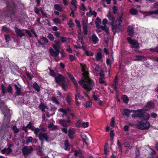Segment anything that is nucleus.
I'll use <instances>...</instances> for the list:
<instances>
[{"instance_id": "60", "label": "nucleus", "mask_w": 158, "mask_h": 158, "mask_svg": "<svg viewBox=\"0 0 158 158\" xmlns=\"http://www.w3.org/2000/svg\"><path fill=\"white\" fill-rule=\"evenodd\" d=\"M100 70L98 67L97 66L96 68L94 69V71L95 73H96L97 74H98L99 72H100Z\"/></svg>"}, {"instance_id": "17", "label": "nucleus", "mask_w": 158, "mask_h": 158, "mask_svg": "<svg viewBox=\"0 0 158 158\" xmlns=\"http://www.w3.org/2000/svg\"><path fill=\"white\" fill-rule=\"evenodd\" d=\"M59 110L63 113L62 114L63 117L64 116H67L68 113L70 111V109L69 108L66 109L60 108L59 109Z\"/></svg>"}, {"instance_id": "48", "label": "nucleus", "mask_w": 158, "mask_h": 158, "mask_svg": "<svg viewBox=\"0 0 158 158\" xmlns=\"http://www.w3.org/2000/svg\"><path fill=\"white\" fill-rule=\"evenodd\" d=\"M150 50L152 52H156L158 53V47H156L154 48H150Z\"/></svg>"}, {"instance_id": "44", "label": "nucleus", "mask_w": 158, "mask_h": 158, "mask_svg": "<svg viewBox=\"0 0 158 158\" xmlns=\"http://www.w3.org/2000/svg\"><path fill=\"white\" fill-rule=\"evenodd\" d=\"M83 31L84 34V35H86L87 34V26H84L83 27Z\"/></svg>"}, {"instance_id": "28", "label": "nucleus", "mask_w": 158, "mask_h": 158, "mask_svg": "<svg viewBox=\"0 0 158 158\" xmlns=\"http://www.w3.org/2000/svg\"><path fill=\"white\" fill-rule=\"evenodd\" d=\"M55 8L59 11H62L63 10L62 6L58 4H55L54 5Z\"/></svg>"}, {"instance_id": "58", "label": "nucleus", "mask_w": 158, "mask_h": 158, "mask_svg": "<svg viewBox=\"0 0 158 158\" xmlns=\"http://www.w3.org/2000/svg\"><path fill=\"white\" fill-rule=\"evenodd\" d=\"M12 129L14 132L15 133H18L19 131V129L15 126L13 127Z\"/></svg>"}, {"instance_id": "50", "label": "nucleus", "mask_w": 158, "mask_h": 158, "mask_svg": "<svg viewBox=\"0 0 158 158\" xmlns=\"http://www.w3.org/2000/svg\"><path fill=\"white\" fill-rule=\"evenodd\" d=\"M61 86L62 88L65 90H67L68 89L67 86L64 83L61 84Z\"/></svg>"}, {"instance_id": "52", "label": "nucleus", "mask_w": 158, "mask_h": 158, "mask_svg": "<svg viewBox=\"0 0 158 158\" xmlns=\"http://www.w3.org/2000/svg\"><path fill=\"white\" fill-rule=\"evenodd\" d=\"M27 128H28L29 129H30L31 130H34V127H33L31 124V123H29L27 124Z\"/></svg>"}, {"instance_id": "1", "label": "nucleus", "mask_w": 158, "mask_h": 158, "mask_svg": "<svg viewBox=\"0 0 158 158\" xmlns=\"http://www.w3.org/2000/svg\"><path fill=\"white\" fill-rule=\"evenodd\" d=\"M133 113L131 117L133 118H139L140 121L137 124L138 128L141 130H146L149 128L150 124L148 122L150 118V114L145 113L144 110L139 109L137 110H132Z\"/></svg>"}, {"instance_id": "8", "label": "nucleus", "mask_w": 158, "mask_h": 158, "mask_svg": "<svg viewBox=\"0 0 158 158\" xmlns=\"http://www.w3.org/2000/svg\"><path fill=\"white\" fill-rule=\"evenodd\" d=\"M39 139L41 141L45 140L48 141L49 136L46 133L40 132L38 135Z\"/></svg>"}, {"instance_id": "51", "label": "nucleus", "mask_w": 158, "mask_h": 158, "mask_svg": "<svg viewBox=\"0 0 158 158\" xmlns=\"http://www.w3.org/2000/svg\"><path fill=\"white\" fill-rule=\"evenodd\" d=\"M92 105V103L90 101H87L86 102L85 104V107H90Z\"/></svg>"}, {"instance_id": "43", "label": "nucleus", "mask_w": 158, "mask_h": 158, "mask_svg": "<svg viewBox=\"0 0 158 158\" xmlns=\"http://www.w3.org/2000/svg\"><path fill=\"white\" fill-rule=\"evenodd\" d=\"M88 14L90 15H93L94 17H96V16L97 15V13H96L94 11H89V13H86L87 15L88 16Z\"/></svg>"}, {"instance_id": "11", "label": "nucleus", "mask_w": 158, "mask_h": 158, "mask_svg": "<svg viewBox=\"0 0 158 158\" xmlns=\"http://www.w3.org/2000/svg\"><path fill=\"white\" fill-rule=\"evenodd\" d=\"M76 88L75 93V99L77 101L78 100H83V97L80 95V92L78 90L77 87Z\"/></svg>"}, {"instance_id": "35", "label": "nucleus", "mask_w": 158, "mask_h": 158, "mask_svg": "<svg viewBox=\"0 0 158 158\" xmlns=\"http://www.w3.org/2000/svg\"><path fill=\"white\" fill-rule=\"evenodd\" d=\"M64 146L65 150H69L70 149V144L67 140H66L64 142Z\"/></svg>"}, {"instance_id": "46", "label": "nucleus", "mask_w": 158, "mask_h": 158, "mask_svg": "<svg viewBox=\"0 0 158 158\" xmlns=\"http://www.w3.org/2000/svg\"><path fill=\"white\" fill-rule=\"evenodd\" d=\"M115 123V118H114L113 117L111 118V121H110V125L112 127H114V125Z\"/></svg>"}, {"instance_id": "45", "label": "nucleus", "mask_w": 158, "mask_h": 158, "mask_svg": "<svg viewBox=\"0 0 158 158\" xmlns=\"http://www.w3.org/2000/svg\"><path fill=\"white\" fill-rule=\"evenodd\" d=\"M47 37L51 41H53L54 39V38L53 36V35L51 33H49L47 36Z\"/></svg>"}, {"instance_id": "23", "label": "nucleus", "mask_w": 158, "mask_h": 158, "mask_svg": "<svg viewBox=\"0 0 158 158\" xmlns=\"http://www.w3.org/2000/svg\"><path fill=\"white\" fill-rule=\"evenodd\" d=\"M91 40L92 43L95 44L99 41V39L95 34H93L91 37Z\"/></svg>"}, {"instance_id": "21", "label": "nucleus", "mask_w": 158, "mask_h": 158, "mask_svg": "<svg viewBox=\"0 0 158 158\" xmlns=\"http://www.w3.org/2000/svg\"><path fill=\"white\" fill-rule=\"evenodd\" d=\"M67 75L69 77V78L74 83L75 87L76 88L77 87L78 84L77 83L76 80H75V79L74 78V77L71 74L69 73H67Z\"/></svg>"}, {"instance_id": "34", "label": "nucleus", "mask_w": 158, "mask_h": 158, "mask_svg": "<svg viewBox=\"0 0 158 158\" xmlns=\"http://www.w3.org/2000/svg\"><path fill=\"white\" fill-rule=\"evenodd\" d=\"M81 23L83 26H87L88 23V19L86 17H84L82 19Z\"/></svg>"}, {"instance_id": "22", "label": "nucleus", "mask_w": 158, "mask_h": 158, "mask_svg": "<svg viewBox=\"0 0 158 158\" xmlns=\"http://www.w3.org/2000/svg\"><path fill=\"white\" fill-rule=\"evenodd\" d=\"M128 35L130 36H133L134 34L133 28L131 26H129L127 28Z\"/></svg>"}, {"instance_id": "47", "label": "nucleus", "mask_w": 158, "mask_h": 158, "mask_svg": "<svg viewBox=\"0 0 158 158\" xmlns=\"http://www.w3.org/2000/svg\"><path fill=\"white\" fill-rule=\"evenodd\" d=\"M32 131H34V133L36 135H38V133L40 131V129L38 128H35L34 127V130Z\"/></svg>"}, {"instance_id": "15", "label": "nucleus", "mask_w": 158, "mask_h": 158, "mask_svg": "<svg viewBox=\"0 0 158 158\" xmlns=\"http://www.w3.org/2000/svg\"><path fill=\"white\" fill-rule=\"evenodd\" d=\"M15 30L18 36L21 38L23 36H25V34L23 32H22V30L19 29L16 27L15 28Z\"/></svg>"}, {"instance_id": "25", "label": "nucleus", "mask_w": 158, "mask_h": 158, "mask_svg": "<svg viewBox=\"0 0 158 158\" xmlns=\"http://www.w3.org/2000/svg\"><path fill=\"white\" fill-rule=\"evenodd\" d=\"M81 136L82 139L84 140L86 144H88L89 143V140L87 137L86 135L84 133H81Z\"/></svg>"}, {"instance_id": "10", "label": "nucleus", "mask_w": 158, "mask_h": 158, "mask_svg": "<svg viewBox=\"0 0 158 158\" xmlns=\"http://www.w3.org/2000/svg\"><path fill=\"white\" fill-rule=\"evenodd\" d=\"M154 106V104L153 102H149L147 103L145 107L143 109L144 111H148L152 109Z\"/></svg>"}, {"instance_id": "7", "label": "nucleus", "mask_w": 158, "mask_h": 158, "mask_svg": "<svg viewBox=\"0 0 158 158\" xmlns=\"http://www.w3.org/2000/svg\"><path fill=\"white\" fill-rule=\"evenodd\" d=\"M71 123L69 116L67 117V120H60L59 123L62 126L64 127H66L69 125V124Z\"/></svg>"}, {"instance_id": "9", "label": "nucleus", "mask_w": 158, "mask_h": 158, "mask_svg": "<svg viewBox=\"0 0 158 158\" xmlns=\"http://www.w3.org/2000/svg\"><path fill=\"white\" fill-rule=\"evenodd\" d=\"M33 150V148L31 147L28 148L26 147H24L22 149L23 153L24 155H28L32 152Z\"/></svg>"}, {"instance_id": "14", "label": "nucleus", "mask_w": 158, "mask_h": 158, "mask_svg": "<svg viewBox=\"0 0 158 158\" xmlns=\"http://www.w3.org/2000/svg\"><path fill=\"white\" fill-rule=\"evenodd\" d=\"M59 51H56L51 48L49 49V52L50 54L53 57L57 56L59 53Z\"/></svg>"}, {"instance_id": "39", "label": "nucleus", "mask_w": 158, "mask_h": 158, "mask_svg": "<svg viewBox=\"0 0 158 158\" xmlns=\"http://www.w3.org/2000/svg\"><path fill=\"white\" fill-rule=\"evenodd\" d=\"M46 107V106L42 103H41L39 106V108L43 111H44V110Z\"/></svg>"}, {"instance_id": "19", "label": "nucleus", "mask_w": 158, "mask_h": 158, "mask_svg": "<svg viewBox=\"0 0 158 158\" xmlns=\"http://www.w3.org/2000/svg\"><path fill=\"white\" fill-rule=\"evenodd\" d=\"M55 80L56 83L59 84L63 81L64 78L60 74H58L55 77Z\"/></svg>"}, {"instance_id": "49", "label": "nucleus", "mask_w": 158, "mask_h": 158, "mask_svg": "<svg viewBox=\"0 0 158 158\" xmlns=\"http://www.w3.org/2000/svg\"><path fill=\"white\" fill-rule=\"evenodd\" d=\"M52 101L54 103L56 104H58L59 103V102L57 100V99L54 97H52Z\"/></svg>"}, {"instance_id": "26", "label": "nucleus", "mask_w": 158, "mask_h": 158, "mask_svg": "<svg viewBox=\"0 0 158 158\" xmlns=\"http://www.w3.org/2000/svg\"><path fill=\"white\" fill-rule=\"evenodd\" d=\"M102 54L101 52H97L95 56L96 59L97 61H99L102 59Z\"/></svg>"}, {"instance_id": "27", "label": "nucleus", "mask_w": 158, "mask_h": 158, "mask_svg": "<svg viewBox=\"0 0 158 158\" xmlns=\"http://www.w3.org/2000/svg\"><path fill=\"white\" fill-rule=\"evenodd\" d=\"M109 144L108 143H106L104 148V153L105 154L107 155L108 154V153L109 152Z\"/></svg>"}, {"instance_id": "42", "label": "nucleus", "mask_w": 158, "mask_h": 158, "mask_svg": "<svg viewBox=\"0 0 158 158\" xmlns=\"http://www.w3.org/2000/svg\"><path fill=\"white\" fill-rule=\"evenodd\" d=\"M53 21L56 24H60V20L57 18H54L53 19Z\"/></svg>"}, {"instance_id": "55", "label": "nucleus", "mask_w": 158, "mask_h": 158, "mask_svg": "<svg viewBox=\"0 0 158 158\" xmlns=\"http://www.w3.org/2000/svg\"><path fill=\"white\" fill-rule=\"evenodd\" d=\"M113 11L114 14H116L117 11V7L115 6H113L112 7Z\"/></svg>"}, {"instance_id": "40", "label": "nucleus", "mask_w": 158, "mask_h": 158, "mask_svg": "<svg viewBox=\"0 0 158 158\" xmlns=\"http://www.w3.org/2000/svg\"><path fill=\"white\" fill-rule=\"evenodd\" d=\"M60 39L61 41L63 43L65 42L67 40H70V38H67L62 36L60 37Z\"/></svg>"}, {"instance_id": "53", "label": "nucleus", "mask_w": 158, "mask_h": 158, "mask_svg": "<svg viewBox=\"0 0 158 158\" xmlns=\"http://www.w3.org/2000/svg\"><path fill=\"white\" fill-rule=\"evenodd\" d=\"M81 151L80 150H76L74 151V155L75 156H77L79 154H81Z\"/></svg>"}, {"instance_id": "54", "label": "nucleus", "mask_w": 158, "mask_h": 158, "mask_svg": "<svg viewBox=\"0 0 158 158\" xmlns=\"http://www.w3.org/2000/svg\"><path fill=\"white\" fill-rule=\"evenodd\" d=\"M50 72L49 73V75L52 76L54 77L55 75V73L54 71L53 70L49 69Z\"/></svg>"}, {"instance_id": "33", "label": "nucleus", "mask_w": 158, "mask_h": 158, "mask_svg": "<svg viewBox=\"0 0 158 158\" xmlns=\"http://www.w3.org/2000/svg\"><path fill=\"white\" fill-rule=\"evenodd\" d=\"M71 4L73 6V9H76L77 8V4L76 0H72L70 2Z\"/></svg>"}, {"instance_id": "4", "label": "nucleus", "mask_w": 158, "mask_h": 158, "mask_svg": "<svg viewBox=\"0 0 158 158\" xmlns=\"http://www.w3.org/2000/svg\"><path fill=\"white\" fill-rule=\"evenodd\" d=\"M140 12L143 14L144 18L148 16L152 15V17L158 18V10L146 12L140 10Z\"/></svg>"}, {"instance_id": "24", "label": "nucleus", "mask_w": 158, "mask_h": 158, "mask_svg": "<svg viewBox=\"0 0 158 158\" xmlns=\"http://www.w3.org/2000/svg\"><path fill=\"white\" fill-rule=\"evenodd\" d=\"M107 16L110 21L111 23L113 24L114 22V17L113 15L109 12L108 14L107 15Z\"/></svg>"}, {"instance_id": "29", "label": "nucleus", "mask_w": 158, "mask_h": 158, "mask_svg": "<svg viewBox=\"0 0 158 158\" xmlns=\"http://www.w3.org/2000/svg\"><path fill=\"white\" fill-rule=\"evenodd\" d=\"M130 13L132 15H136L138 12V10L133 8H131L129 11Z\"/></svg>"}, {"instance_id": "5", "label": "nucleus", "mask_w": 158, "mask_h": 158, "mask_svg": "<svg viewBox=\"0 0 158 158\" xmlns=\"http://www.w3.org/2000/svg\"><path fill=\"white\" fill-rule=\"evenodd\" d=\"M127 40L130 44L131 48L137 49L139 48V44L137 40L132 39L130 37L127 38Z\"/></svg>"}, {"instance_id": "62", "label": "nucleus", "mask_w": 158, "mask_h": 158, "mask_svg": "<svg viewBox=\"0 0 158 158\" xmlns=\"http://www.w3.org/2000/svg\"><path fill=\"white\" fill-rule=\"evenodd\" d=\"M69 56L71 61H73L75 59V57L73 55H69Z\"/></svg>"}, {"instance_id": "36", "label": "nucleus", "mask_w": 158, "mask_h": 158, "mask_svg": "<svg viewBox=\"0 0 158 158\" xmlns=\"http://www.w3.org/2000/svg\"><path fill=\"white\" fill-rule=\"evenodd\" d=\"M15 89H16V93L17 95L19 96L21 95V89L19 88L17 85L15 86Z\"/></svg>"}, {"instance_id": "64", "label": "nucleus", "mask_w": 158, "mask_h": 158, "mask_svg": "<svg viewBox=\"0 0 158 158\" xmlns=\"http://www.w3.org/2000/svg\"><path fill=\"white\" fill-rule=\"evenodd\" d=\"M4 36L7 42H8L10 41V38L9 36L8 35H5Z\"/></svg>"}, {"instance_id": "2", "label": "nucleus", "mask_w": 158, "mask_h": 158, "mask_svg": "<svg viewBox=\"0 0 158 158\" xmlns=\"http://www.w3.org/2000/svg\"><path fill=\"white\" fill-rule=\"evenodd\" d=\"M80 65L83 73L82 79L78 81L79 83L87 91L90 90L93 87L94 83L89 77L88 73L86 71L87 67L86 65L82 64H81Z\"/></svg>"}, {"instance_id": "13", "label": "nucleus", "mask_w": 158, "mask_h": 158, "mask_svg": "<svg viewBox=\"0 0 158 158\" xmlns=\"http://www.w3.org/2000/svg\"><path fill=\"white\" fill-rule=\"evenodd\" d=\"M82 45V48L83 50L84 51L85 53L87 56H92L94 55V53L90 51L87 50L86 47L85 46L83 43Z\"/></svg>"}, {"instance_id": "37", "label": "nucleus", "mask_w": 158, "mask_h": 158, "mask_svg": "<svg viewBox=\"0 0 158 158\" xmlns=\"http://www.w3.org/2000/svg\"><path fill=\"white\" fill-rule=\"evenodd\" d=\"M122 99L123 102L125 103H127L129 100L128 97L126 95L122 96Z\"/></svg>"}, {"instance_id": "30", "label": "nucleus", "mask_w": 158, "mask_h": 158, "mask_svg": "<svg viewBox=\"0 0 158 158\" xmlns=\"http://www.w3.org/2000/svg\"><path fill=\"white\" fill-rule=\"evenodd\" d=\"M41 39L44 42H45V43H42L40 41H39L38 43L40 44L43 45V44H45V43H48V40L45 37L42 36L41 38Z\"/></svg>"}, {"instance_id": "56", "label": "nucleus", "mask_w": 158, "mask_h": 158, "mask_svg": "<svg viewBox=\"0 0 158 158\" xmlns=\"http://www.w3.org/2000/svg\"><path fill=\"white\" fill-rule=\"evenodd\" d=\"M53 47L54 48V49L56 51H59L60 47L55 45V44H53Z\"/></svg>"}, {"instance_id": "59", "label": "nucleus", "mask_w": 158, "mask_h": 158, "mask_svg": "<svg viewBox=\"0 0 158 158\" xmlns=\"http://www.w3.org/2000/svg\"><path fill=\"white\" fill-rule=\"evenodd\" d=\"M98 74H99V75L100 77V78H104V73L102 72V71L100 70L99 73H98Z\"/></svg>"}, {"instance_id": "6", "label": "nucleus", "mask_w": 158, "mask_h": 158, "mask_svg": "<svg viewBox=\"0 0 158 158\" xmlns=\"http://www.w3.org/2000/svg\"><path fill=\"white\" fill-rule=\"evenodd\" d=\"M122 20L121 19H118L115 23L114 25H113V28L116 31H119L122 27Z\"/></svg>"}, {"instance_id": "20", "label": "nucleus", "mask_w": 158, "mask_h": 158, "mask_svg": "<svg viewBox=\"0 0 158 158\" xmlns=\"http://www.w3.org/2000/svg\"><path fill=\"white\" fill-rule=\"evenodd\" d=\"M12 150L11 149H10L8 148H5L1 151V153L2 154H5L7 155L12 152Z\"/></svg>"}, {"instance_id": "61", "label": "nucleus", "mask_w": 158, "mask_h": 158, "mask_svg": "<svg viewBox=\"0 0 158 158\" xmlns=\"http://www.w3.org/2000/svg\"><path fill=\"white\" fill-rule=\"evenodd\" d=\"M82 126L84 128L87 127L89 126V123L88 122L83 123H82Z\"/></svg>"}, {"instance_id": "18", "label": "nucleus", "mask_w": 158, "mask_h": 158, "mask_svg": "<svg viewBox=\"0 0 158 158\" xmlns=\"http://www.w3.org/2000/svg\"><path fill=\"white\" fill-rule=\"evenodd\" d=\"M132 112L131 110H129L127 109H124L123 110V111L122 112V114L124 116H126L127 117H128L130 113Z\"/></svg>"}, {"instance_id": "63", "label": "nucleus", "mask_w": 158, "mask_h": 158, "mask_svg": "<svg viewBox=\"0 0 158 158\" xmlns=\"http://www.w3.org/2000/svg\"><path fill=\"white\" fill-rule=\"evenodd\" d=\"M118 82V77L116 75L115 77V79L114 80V85H118L117 82Z\"/></svg>"}, {"instance_id": "16", "label": "nucleus", "mask_w": 158, "mask_h": 158, "mask_svg": "<svg viewBox=\"0 0 158 158\" xmlns=\"http://www.w3.org/2000/svg\"><path fill=\"white\" fill-rule=\"evenodd\" d=\"M75 133V130L74 128L70 127L68 131V136L70 139H72L73 138L74 135Z\"/></svg>"}, {"instance_id": "12", "label": "nucleus", "mask_w": 158, "mask_h": 158, "mask_svg": "<svg viewBox=\"0 0 158 158\" xmlns=\"http://www.w3.org/2000/svg\"><path fill=\"white\" fill-rule=\"evenodd\" d=\"M1 88L2 89V91L3 94H4L7 92L9 93H11L12 91V88L11 86L9 85L7 89H5V88L3 85L2 84L1 85Z\"/></svg>"}, {"instance_id": "38", "label": "nucleus", "mask_w": 158, "mask_h": 158, "mask_svg": "<svg viewBox=\"0 0 158 158\" xmlns=\"http://www.w3.org/2000/svg\"><path fill=\"white\" fill-rule=\"evenodd\" d=\"M33 87L34 89L37 91H40V87L36 82H35L33 84Z\"/></svg>"}, {"instance_id": "31", "label": "nucleus", "mask_w": 158, "mask_h": 158, "mask_svg": "<svg viewBox=\"0 0 158 158\" xmlns=\"http://www.w3.org/2000/svg\"><path fill=\"white\" fill-rule=\"evenodd\" d=\"M100 28L102 30L104 31L106 33H108L109 28L106 26V25H101L100 27Z\"/></svg>"}, {"instance_id": "41", "label": "nucleus", "mask_w": 158, "mask_h": 158, "mask_svg": "<svg viewBox=\"0 0 158 158\" xmlns=\"http://www.w3.org/2000/svg\"><path fill=\"white\" fill-rule=\"evenodd\" d=\"M82 123L81 120L78 119L76 123V127H81L82 126Z\"/></svg>"}, {"instance_id": "3", "label": "nucleus", "mask_w": 158, "mask_h": 158, "mask_svg": "<svg viewBox=\"0 0 158 158\" xmlns=\"http://www.w3.org/2000/svg\"><path fill=\"white\" fill-rule=\"evenodd\" d=\"M0 108L2 111L3 114L4 115V122L6 123H9L10 121V114L9 110L4 104L0 99Z\"/></svg>"}, {"instance_id": "32", "label": "nucleus", "mask_w": 158, "mask_h": 158, "mask_svg": "<svg viewBox=\"0 0 158 158\" xmlns=\"http://www.w3.org/2000/svg\"><path fill=\"white\" fill-rule=\"evenodd\" d=\"M135 56L137 57V58L133 59V60L134 61H141L142 60V59H144L145 58L143 56L136 55Z\"/></svg>"}, {"instance_id": "57", "label": "nucleus", "mask_w": 158, "mask_h": 158, "mask_svg": "<svg viewBox=\"0 0 158 158\" xmlns=\"http://www.w3.org/2000/svg\"><path fill=\"white\" fill-rule=\"evenodd\" d=\"M80 9L82 10L85 11L86 10V8L84 5L83 4H82L80 7Z\"/></svg>"}]
</instances>
